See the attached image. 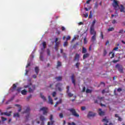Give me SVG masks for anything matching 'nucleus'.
I'll return each instance as SVG.
<instances>
[{
    "label": "nucleus",
    "instance_id": "1",
    "mask_svg": "<svg viewBox=\"0 0 125 125\" xmlns=\"http://www.w3.org/2000/svg\"><path fill=\"white\" fill-rule=\"evenodd\" d=\"M112 5L115 10V15L112 14L111 18H113V17H118V16H119L118 14V10H119V9H120L121 12H125L124 11L125 7H124V5H121V7H120V5H119V3H118V1H117V0H113Z\"/></svg>",
    "mask_w": 125,
    "mask_h": 125
},
{
    "label": "nucleus",
    "instance_id": "2",
    "mask_svg": "<svg viewBox=\"0 0 125 125\" xmlns=\"http://www.w3.org/2000/svg\"><path fill=\"white\" fill-rule=\"evenodd\" d=\"M24 88H28V92L33 93L34 92V90L36 89V85H32V83H30L29 84L25 85L24 86Z\"/></svg>",
    "mask_w": 125,
    "mask_h": 125
},
{
    "label": "nucleus",
    "instance_id": "3",
    "mask_svg": "<svg viewBox=\"0 0 125 125\" xmlns=\"http://www.w3.org/2000/svg\"><path fill=\"white\" fill-rule=\"evenodd\" d=\"M30 107H27L26 110L22 112V114H27V116H26L25 122H28L29 120V117L30 116Z\"/></svg>",
    "mask_w": 125,
    "mask_h": 125
},
{
    "label": "nucleus",
    "instance_id": "4",
    "mask_svg": "<svg viewBox=\"0 0 125 125\" xmlns=\"http://www.w3.org/2000/svg\"><path fill=\"white\" fill-rule=\"evenodd\" d=\"M68 111H69L70 113H72V115L74 116V117H79V114L77 113L76 110L74 108H70L68 109Z\"/></svg>",
    "mask_w": 125,
    "mask_h": 125
},
{
    "label": "nucleus",
    "instance_id": "5",
    "mask_svg": "<svg viewBox=\"0 0 125 125\" xmlns=\"http://www.w3.org/2000/svg\"><path fill=\"white\" fill-rule=\"evenodd\" d=\"M115 67L118 69L120 73H124L123 66L122 65H120L119 64H117L115 65Z\"/></svg>",
    "mask_w": 125,
    "mask_h": 125
},
{
    "label": "nucleus",
    "instance_id": "6",
    "mask_svg": "<svg viewBox=\"0 0 125 125\" xmlns=\"http://www.w3.org/2000/svg\"><path fill=\"white\" fill-rule=\"evenodd\" d=\"M63 84L62 83H58L56 84V87L58 89L59 91H62V86Z\"/></svg>",
    "mask_w": 125,
    "mask_h": 125
},
{
    "label": "nucleus",
    "instance_id": "7",
    "mask_svg": "<svg viewBox=\"0 0 125 125\" xmlns=\"http://www.w3.org/2000/svg\"><path fill=\"white\" fill-rule=\"evenodd\" d=\"M90 35H96V32L95 31V27L90 26Z\"/></svg>",
    "mask_w": 125,
    "mask_h": 125
},
{
    "label": "nucleus",
    "instance_id": "8",
    "mask_svg": "<svg viewBox=\"0 0 125 125\" xmlns=\"http://www.w3.org/2000/svg\"><path fill=\"white\" fill-rule=\"evenodd\" d=\"M40 111H42L43 114L46 115V114H47V111H48V108H47V107H43L40 108Z\"/></svg>",
    "mask_w": 125,
    "mask_h": 125
},
{
    "label": "nucleus",
    "instance_id": "9",
    "mask_svg": "<svg viewBox=\"0 0 125 125\" xmlns=\"http://www.w3.org/2000/svg\"><path fill=\"white\" fill-rule=\"evenodd\" d=\"M95 116H96V113H93L91 111H89L87 115V117L88 118H91V117H95Z\"/></svg>",
    "mask_w": 125,
    "mask_h": 125
},
{
    "label": "nucleus",
    "instance_id": "10",
    "mask_svg": "<svg viewBox=\"0 0 125 125\" xmlns=\"http://www.w3.org/2000/svg\"><path fill=\"white\" fill-rule=\"evenodd\" d=\"M12 111H9V113L7 112H1V115L2 116L4 115L5 116H7V117H10L11 116Z\"/></svg>",
    "mask_w": 125,
    "mask_h": 125
},
{
    "label": "nucleus",
    "instance_id": "11",
    "mask_svg": "<svg viewBox=\"0 0 125 125\" xmlns=\"http://www.w3.org/2000/svg\"><path fill=\"white\" fill-rule=\"evenodd\" d=\"M102 122L103 123H105L104 125H108V123H109V120L107 119V117H105L104 119H102Z\"/></svg>",
    "mask_w": 125,
    "mask_h": 125
},
{
    "label": "nucleus",
    "instance_id": "12",
    "mask_svg": "<svg viewBox=\"0 0 125 125\" xmlns=\"http://www.w3.org/2000/svg\"><path fill=\"white\" fill-rule=\"evenodd\" d=\"M99 116H104L105 115V112L102 111V109L101 108H99Z\"/></svg>",
    "mask_w": 125,
    "mask_h": 125
},
{
    "label": "nucleus",
    "instance_id": "13",
    "mask_svg": "<svg viewBox=\"0 0 125 125\" xmlns=\"http://www.w3.org/2000/svg\"><path fill=\"white\" fill-rule=\"evenodd\" d=\"M48 103L49 104H51V105H53V100L51 98V97H50V96H48Z\"/></svg>",
    "mask_w": 125,
    "mask_h": 125
},
{
    "label": "nucleus",
    "instance_id": "14",
    "mask_svg": "<svg viewBox=\"0 0 125 125\" xmlns=\"http://www.w3.org/2000/svg\"><path fill=\"white\" fill-rule=\"evenodd\" d=\"M71 80L74 85H76V80H75V75L74 74H73L71 76Z\"/></svg>",
    "mask_w": 125,
    "mask_h": 125
},
{
    "label": "nucleus",
    "instance_id": "15",
    "mask_svg": "<svg viewBox=\"0 0 125 125\" xmlns=\"http://www.w3.org/2000/svg\"><path fill=\"white\" fill-rule=\"evenodd\" d=\"M40 119L42 122V123L41 124V125H44V123L43 122V121H45V118H44V116L41 115L40 117Z\"/></svg>",
    "mask_w": 125,
    "mask_h": 125
},
{
    "label": "nucleus",
    "instance_id": "16",
    "mask_svg": "<svg viewBox=\"0 0 125 125\" xmlns=\"http://www.w3.org/2000/svg\"><path fill=\"white\" fill-rule=\"evenodd\" d=\"M95 41H96V35H94L91 39V42H94Z\"/></svg>",
    "mask_w": 125,
    "mask_h": 125
},
{
    "label": "nucleus",
    "instance_id": "17",
    "mask_svg": "<svg viewBox=\"0 0 125 125\" xmlns=\"http://www.w3.org/2000/svg\"><path fill=\"white\" fill-rule=\"evenodd\" d=\"M53 115L52 114H51L50 116V120L51 121V125H52L53 124H54V121H53Z\"/></svg>",
    "mask_w": 125,
    "mask_h": 125
},
{
    "label": "nucleus",
    "instance_id": "18",
    "mask_svg": "<svg viewBox=\"0 0 125 125\" xmlns=\"http://www.w3.org/2000/svg\"><path fill=\"white\" fill-rule=\"evenodd\" d=\"M55 79L58 82H60V81H62V76H59V77H55Z\"/></svg>",
    "mask_w": 125,
    "mask_h": 125
},
{
    "label": "nucleus",
    "instance_id": "19",
    "mask_svg": "<svg viewBox=\"0 0 125 125\" xmlns=\"http://www.w3.org/2000/svg\"><path fill=\"white\" fill-rule=\"evenodd\" d=\"M15 106H16V107H18V108H19L18 112H21V111L22 110L21 105H20V104H15Z\"/></svg>",
    "mask_w": 125,
    "mask_h": 125
},
{
    "label": "nucleus",
    "instance_id": "20",
    "mask_svg": "<svg viewBox=\"0 0 125 125\" xmlns=\"http://www.w3.org/2000/svg\"><path fill=\"white\" fill-rule=\"evenodd\" d=\"M40 97L43 100V101H46V98H45V97H44V96L42 95V93H40Z\"/></svg>",
    "mask_w": 125,
    "mask_h": 125
},
{
    "label": "nucleus",
    "instance_id": "21",
    "mask_svg": "<svg viewBox=\"0 0 125 125\" xmlns=\"http://www.w3.org/2000/svg\"><path fill=\"white\" fill-rule=\"evenodd\" d=\"M42 44L43 45V48H42V50H43L44 49V48H45L46 47V42H43L42 43Z\"/></svg>",
    "mask_w": 125,
    "mask_h": 125
},
{
    "label": "nucleus",
    "instance_id": "22",
    "mask_svg": "<svg viewBox=\"0 0 125 125\" xmlns=\"http://www.w3.org/2000/svg\"><path fill=\"white\" fill-rule=\"evenodd\" d=\"M74 61H79V54H76L74 59Z\"/></svg>",
    "mask_w": 125,
    "mask_h": 125
},
{
    "label": "nucleus",
    "instance_id": "23",
    "mask_svg": "<svg viewBox=\"0 0 125 125\" xmlns=\"http://www.w3.org/2000/svg\"><path fill=\"white\" fill-rule=\"evenodd\" d=\"M89 56V53L84 54L83 55V60H84V59H85L86 58H87V57H88Z\"/></svg>",
    "mask_w": 125,
    "mask_h": 125
},
{
    "label": "nucleus",
    "instance_id": "24",
    "mask_svg": "<svg viewBox=\"0 0 125 125\" xmlns=\"http://www.w3.org/2000/svg\"><path fill=\"white\" fill-rule=\"evenodd\" d=\"M35 73H36V75H38V74H39V72H40V69H39V67L36 66L35 68Z\"/></svg>",
    "mask_w": 125,
    "mask_h": 125
},
{
    "label": "nucleus",
    "instance_id": "25",
    "mask_svg": "<svg viewBox=\"0 0 125 125\" xmlns=\"http://www.w3.org/2000/svg\"><path fill=\"white\" fill-rule=\"evenodd\" d=\"M21 93L22 95H26L27 94V90L24 89L21 91Z\"/></svg>",
    "mask_w": 125,
    "mask_h": 125
},
{
    "label": "nucleus",
    "instance_id": "26",
    "mask_svg": "<svg viewBox=\"0 0 125 125\" xmlns=\"http://www.w3.org/2000/svg\"><path fill=\"white\" fill-rule=\"evenodd\" d=\"M16 87H17L16 84H13L12 89V91H14L15 89H16Z\"/></svg>",
    "mask_w": 125,
    "mask_h": 125
},
{
    "label": "nucleus",
    "instance_id": "27",
    "mask_svg": "<svg viewBox=\"0 0 125 125\" xmlns=\"http://www.w3.org/2000/svg\"><path fill=\"white\" fill-rule=\"evenodd\" d=\"M112 54V56L110 57V58L112 59V58H114L115 57V54L113 53V52H110L109 53V55H111Z\"/></svg>",
    "mask_w": 125,
    "mask_h": 125
},
{
    "label": "nucleus",
    "instance_id": "28",
    "mask_svg": "<svg viewBox=\"0 0 125 125\" xmlns=\"http://www.w3.org/2000/svg\"><path fill=\"white\" fill-rule=\"evenodd\" d=\"M61 66H62L61 62H60V61H58L57 65L56 68H57V69H58V67H61Z\"/></svg>",
    "mask_w": 125,
    "mask_h": 125
},
{
    "label": "nucleus",
    "instance_id": "29",
    "mask_svg": "<svg viewBox=\"0 0 125 125\" xmlns=\"http://www.w3.org/2000/svg\"><path fill=\"white\" fill-rule=\"evenodd\" d=\"M96 23V20H94L92 22V24L91 25V27H94L95 24Z\"/></svg>",
    "mask_w": 125,
    "mask_h": 125
},
{
    "label": "nucleus",
    "instance_id": "30",
    "mask_svg": "<svg viewBox=\"0 0 125 125\" xmlns=\"http://www.w3.org/2000/svg\"><path fill=\"white\" fill-rule=\"evenodd\" d=\"M86 51H87L86 49L84 47H83L82 48V53L83 54L86 53Z\"/></svg>",
    "mask_w": 125,
    "mask_h": 125
},
{
    "label": "nucleus",
    "instance_id": "31",
    "mask_svg": "<svg viewBox=\"0 0 125 125\" xmlns=\"http://www.w3.org/2000/svg\"><path fill=\"white\" fill-rule=\"evenodd\" d=\"M68 96H69V97H72L73 94H72V93L70 92H66Z\"/></svg>",
    "mask_w": 125,
    "mask_h": 125
},
{
    "label": "nucleus",
    "instance_id": "32",
    "mask_svg": "<svg viewBox=\"0 0 125 125\" xmlns=\"http://www.w3.org/2000/svg\"><path fill=\"white\" fill-rule=\"evenodd\" d=\"M40 59L41 61H43V56H42V53H41Z\"/></svg>",
    "mask_w": 125,
    "mask_h": 125
},
{
    "label": "nucleus",
    "instance_id": "33",
    "mask_svg": "<svg viewBox=\"0 0 125 125\" xmlns=\"http://www.w3.org/2000/svg\"><path fill=\"white\" fill-rule=\"evenodd\" d=\"M115 30V28L114 27H109L107 30L108 32H112V31H114Z\"/></svg>",
    "mask_w": 125,
    "mask_h": 125
},
{
    "label": "nucleus",
    "instance_id": "34",
    "mask_svg": "<svg viewBox=\"0 0 125 125\" xmlns=\"http://www.w3.org/2000/svg\"><path fill=\"white\" fill-rule=\"evenodd\" d=\"M88 18L89 19L92 18V11H90V14H89V15L88 16Z\"/></svg>",
    "mask_w": 125,
    "mask_h": 125
},
{
    "label": "nucleus",
    "instance_id": "35",
    "mask_svg": "<svg viewBox=\"0 0 125 125\" xmlns=\"http://www.w3.org/2000/svg\"><path fill=\"white\" fill-rule=\"evenodd\" d=\"M91 92H92V90L89 89H86V93H91Z\"/></svg>",
    "mask_w": 125,
    "mask_h": 125
},
{
    "label": "nucleus",
    "instance_id": "36",
    "mask_svg": "<svg viewBox=\"0 0 125 125\" xmlns=\"http://www.w3.org/2000/svg\"><path fill=\"white\" fill-rule=\"evenodd\" d=\"M61 53H62L63 55V57L66 58V53H63V49H61Z\"/></svg>",
    "mask_w": 125,
    "mask_h": 125
},
{
    "label": "nucleus",
    "instance_id": "37",
    "mask_svg": "<svg viewBox=\"0 0 125 125\" xmlns=\"http://www.w3.org/2000/svg\"><path fill=\"white\" fill-rule=\"evenodd\" d=\"M46 52L47 55H48V56H50V50H49V49H47Z\"/></svg>",
    "mask_w": 125,
    "mask_h": 125
},
{
    "label": "nucleus",
    "instance_id": "38",
    "mask_svg": "<svg viewBox=\"0 0 125 125\" xmlns=\"http://www.w3.org/2000/svg\"><path fill=\"white\" fill-rule=\"evenodd\" d=\"M14 117H17L18 118H19V117H20V115H19V113H16L14 114Z\"/></svg>",
    "mask_w": 125,
    "mask_h": 125
},
{
    "label": "nucleus",
    "instance_id": "39",
    "mask_svg": "<svg viewBox=\"0 0 125 125\" xmlns=\"http://www.w3.org/2000/svg\"><path fill=\"white\" fill-rule=\"evenodd\" d=\"M31 98H32V95H29L27 98H26V100L27 101H29V100H30V99H31Z\"/></svg>",
    "mask_w": 125,
    "mask_h": 125
},
{
    "label": "nucleus",
    "instance_id": "40",
    "mask_svg": "<svg viewBox=\"0 0 125 125\" xmlns=\"http://www.w3.org/2000/svg\"><path fill=\"white\" fill-rule=\"evenodd\" d=\"M84 44H86L87 43V39H86V37H85L84 38Z\"/></svg>",
    "mask_w": 125,
    "mask_h": 125
},
{
    "label": "nucleus",
    "instance_id": "41",
    "mask_svg": "<svg viewBox=\"0 0 125 125\" xmlns=\"http://www.w3.org/2000/svg\"><path fill=\"white\" fill-rule=\"evenodd\" d=\"M94 8L96 9H97L98 8V4L97 3V2H96L95 4Z\"/></svg>",
    "mask_w": 125,
    "mask_h": 125
},
{
    "label": "nucleus",
    "instance_id": "42",
    "mask_svg": "<svg viewBox=\"0 0 125 125\" xmlns=\"http://www.w3.org/2000/svg\"><path fill=\"white\" fill-rule=\"evenodd\" d=\"M83 16L85 17V18H87L88 17V13H86L85 14H84Z\"/></svg>",
    "mask_w": 125,
    "mask_h": 125
},
{
    "label": "nucleus",
    "instance_id": "43",
    "mask_svg": "<svg viewBox=\"0 0 125 125\" xmlns=\"http://www.w3.org/2000/svg\"><path fill=\"white\" fill-rule=\"evenodd\" d=\"M59 117L61 118V119H62V118H64V116L62 114V113H60Z\"/></svg>",
    "mask_w": 125,
    "mask_h": 125
},
{
    "label": "nucleus",
    "instance_id": "44",
    "mask_svg": "<svg viewBox=\"0 0 125 125\" xmlns=\"http://www.w3.org/2000/svg\"><path fill=\"white\" fill-rule=\"evenodd\" d=\"M101 37L102 38V40H104V35H103V32H101Z\"/></svg>",
    "mask_w": 125,
    "mask_h": 125
},
{
    "label": "nucleus",
    "instance_id": "45",
    "mask_svg": "<svg viewBox=\"0 0 125 125\" xmlns=\"http://www.w3.org/2000/svg\"><path fill=\"white\" fill-rule=\"evenodd\" d=\"M1 119L3 122H4L5 121H6V120H7V119H6L3 117H1Z\"/></svg>",
    "mask_w": 125,
    "mask_h": 125
},
{
    "label": "nucleus",
    "instance_id": "46",
    "mask_svg": "<svg viewBox=\"0 0 125 125\" xmlns=\"http://www.w3.org/2000/svg\"><path fill=\"white\" fill-rule=\"evenodd\" d=\"M55 45L56 46H59V44H60V42H55Z\"/></svg>",
    "mask_w": 125,
    "mask_h": 125
},
{
    "label": "nucleus",
    "instance_id": "47",
    "mask_svg": "<svg viewBox=\"0 0 125 125\" xmlns=\"http://www.w3.org/2000/svg\"><path fill=\"white\" fill-rule=\"evenodd\" d=\"M67 45H68V42H64L63 46H67Z\"/></svg>",
    "mask_w": 125,
    "mask_h": 125
},
{
    "label": "nucleus",
    "instance_id": "48",
    "mask_svg": "<svg viewBox=\"0 0 125 125\" xmlns=\"http://www.w3.org/2000/svg\"><path fill=\"white\" fill-rule=\"evenodd\" d=\"M66 89H67L66 92H69V91H70V86H67Z\"/></svg>",
    "mask_w": 125,
    "mask_h": 125
},
{
    "label": "nucleus",
    "instance_id": "49",
    "mask_svg": "<svg viewBox=\"0 0 125 125\" xmlns=\"http://www.w3.org/2000/svg\"><path fill=\"white\" fill-rule=\"evenodd\" d=\"M107 54V51L106 50H104V56H106Z\"/></svg>",
    "mask_w": 125,
    "mask_h": 125
},
{
    "label": "nucleus",
    "instance_id": "50",
    "mask_svg": "<svg viewBox=\"0 0 125 125\" xmlns=\"http://www.w3.org/2000/svg\"><path fill=\"white\" fill-rule=\"evenodd\" d=\"M122 90H123V89H122V88H118L117 89V92H121V91H122Z\"/></svg>",
    "mask_w": 125,
    "mask_h": 125
},
{
    "label": "nucleus",
    "instance_id": "51",
    "mask_svg": "<svg viewBox=\"0 0 125 125\" xmlns=\"http://www.w3.org/2000/svg\"><path fill=\"white\" fill-rule=\"evenodd\" d=\"M55 95H56V92L54 91L52 93V96L53 97H55Z\"/></svg>",
    "mask_w": 125,
    "mask_h": 125
},
{
    "label": "nucleus",
    "instance_id": "52",
    "mask_svg": "<svg viewBox=\"0 0 125 125\" xmlns=\"http://www.w3.org/2000/svg\"><path fill=\"white\" fill-rule=\"evenodd\" d=\"M112 24H116L117 23V21L116 20H113L112 21Z\"/></svg>",
    "mask_w": 125,
    "mask_h": 125
},
{
    "label": "nucleus",
    "instance_id": "53",
    "mask_svg": "<svg viewBox=\"0 0 125 125\" xmlns=\"http://www.w3.org/2000/svg\"><path fill=\"white\" fill-rule=\"evenodd\" d=\"M59 47L58 46H55V50H56V51H58Z\"/></svg>",
    "mask_w": 125,
    "mask_h": 125
},
{
    "label": "nucleus",
    "instance_id": "54",
    "mask_svg": "<svg viewBox=\"0 0 125 125\" xmlns=\"http://www.w3.org/2000/svg\"><path fill=\"white\" fill-rule=\"evenodd\" d=\"M118 121H119V122H122V121H123V119L121 118V117H119L118 118Z\"/></svg>",
    "mask_w": 125,
    "mask_h": 125
},
{
    "label": "nucleus",
    "instance_id": "55",
    "mask_svg": "<svg viewBox=\"0 0 125 125\" xmlns=\"http://www.w3.org/2000/svg\"><path fill=\"white\" fill-rule=\"evenodd\" d=\"M77 40V37H74V38L72 39V41H71V43L73 42L74 41H76Z\"/></svg>",
    "mask_w": 125,
    "mask_h": 125
},
{
    "label": "nucleus",
    "instance_id": "56",
    "mask_svg": "<svg viewBox=\"0 0 125 125\" xmlns=\"http://www.w3.org/2000/svg\"><path fill=\"white\" fill-rule=\"evenodd\" d=\"M31 66V63L29 62L27 63V65L26 66V68H28V67H30Z\"/></svg>",
    "mask_w": 125,
    "mask_h": 125
},
{
    "label": "nucleus",
    "instance_id": "57",
    "mask_svg": "<svg viewBox=\"0 0 125 125\" xmlns=\"http://www.w3.org/2000/svg\"><path fill=\"white\" fill-rule=\"evenodd\" d=\"M17 91L18 92H20V91H21V88H18L17 89Z\"/></svg>",
    "mask_w": 125,
    "mask_h": 125
},
{
    "label": "nucleus",
    "instance_id": "58",
    "mask_svg": "<svg viewBox=\"0 0 125 125\" xmlns=\"http://www.w3.org/2000/svg\"><path fill=\"white\" fill-rule=\"evenodd\" d=\"M81 109L82 111H84V110H85V106H82Z\"/></svg>",
    "mask_w": 125,
    "mask_h": 125
},
{
    "label": "nucleus",
    "instance_id": "59",
    "mask_svg": "<svg viewBox=\"0 0 125 125\" xmlns=\"http://www.w3.org/2000/svg\"><path fill=\"white\" fill-rule=\"evenodd\" d=\"M119 49V47H116L113 48V50L117 51Z\"/></svg>",
    "mask_w": 125,
    "mask_h": 125
},
{
    "label": "nucleus",
    "instance_id": "60",
    "mask_svg": "<svg viewBox=\"0 0 125 125\" xmlns=\"http://www.w3.org/2000/svg\"><path fill=\"white\" fill-rule=\"evenodd\" d=\"M58 102L59 104H61V103H62V100L60 99L58 102Z\"/></svg>",
    "mask_w": 125,
    "mask_h": 125
},
{
    "label": "nucleus",
    "instance_id": "61",
    "mask_svg": "<svg viewBox=\"0 0 125 125\" xmlns=\"http://www.w3.org/2000/svg\"><path fill=\"white\" fill-rule=\"evenodd\" d=\"M32 78H33V79H36L37 78V75H36L35 74L33 75L32 76Z\"/></svg>",
    "mask_w": 125,
    "mask_h": 125
},
{
    "label": "nucleus",
    "instance_id": "62",
    "mask_svg": "<svg viewBox=\"0 0 125 125\" xmlns=\"http://www.w3.org/2000/svg\"><path fill=\"white\" fill-rule=\"evenodd\" d=\"M70 39H71V37L70 36H67V37L66 38V41H69V40H70Z\"/></svg>",
    "mask_w": 125,
    "mask_h": 125
},
{
    "label": "nucleus",
    "instance_id": "63",
    "mask_svg": "<svg viewBox=\"0 0 125 125\" xmlns=\"http://www.w3.org/2000/svg\"><path fill=\"white\" fill-rule=\"evenodd\" d=\"M86 88L85 87H83V92H84L85 91Z\"/></svg>",
    "mask_w": 125,
    "mask_h": 125
},
{
    "label": "nucleus",
    "instance_id": "64",
    "mask_svg": "<svg viewBox=\"0 0 125 125\" xmlns=\"http://www.w3.org/2000/svg\"><path fill=\"white\" fill-rule=\"evenodd\" d=\"M65 27L64 26H62V31H65Z\"/></svg>",
    "mask_w": 125,
    "mask_h": 125
}]
</instances>
